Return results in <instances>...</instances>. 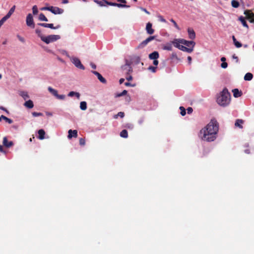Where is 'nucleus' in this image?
<instances>
[{
  "label": "nucleus",
  "instance_id": "obj_1",
  "mask_svg": "<svg viewBox=\"0 0 254 254\" xmlns=\"http://www.w3.org/2000/svg\"><path fill=\"white\" fill-rule=\"evenodd\" d=\"M219 129V124L215 119H212L207 125L200 130V133L202 135L201 139L207 142L214 141L216 138V134Z\"/></svg>",
  "mask_w": 254,
  "mask_h": 254
},
{
  "label": "nucleus",
  "instance_id": "obj_2",
  "mask_svg": "<svg viewBox=\"0 0 254 254\" xmlns=\"http://www.w3.org/2000/svg\"><path fill=\"white\" fill-rule=\"evenodd\" d=\"M217 103L221 106L225 107L228 105L231 101V95L226 88L220 93L217 98Z\"/></svg>",
  "mask_w": 254,
  "mask_h": 254
},
{
  "label": "nucleus",
  "instance_id": "obj_3",
  "mask_svg": "<svg viewBox=\"0 0 254 254\" xmlns=\"http://www.w3.org/2000/svg\"><path fill=\"white\" fill-rule=\"evenodd\" d=\"M93 1L99 5L100 6H104L105 4H107L111 6H117L118 7H129V5L122 4V3H118L116 2H112L108 1L106 0H102L101 1L98 0H94Z\"/></svg>",
  "mask_w": 254,
  "mask_h": 254
},
{
  "label": "nucleus",
  "instance_id": "obj_4",
  "mask_svg": "<svg viewBox=\"0 0 254 254\" xmlns=\"http://www.w3.org/2000/svg\"><path fill=\"white\" fill-rule=\"evenodd\" d=\"M122 69L123 71H125L126 74V79L128 81H131L132 79V77L130 75V73L132 72V68L130 66V64L127 61L125 65L122 66Z\"/></svg>",
  "mask_w": 254,
  "mask_h": 254
},
{
  "label": "nucleus",
  "instance_id": "obj_5",
  "mask_svg": "<svg viewBox=\"0 0 254 254\" xmlns=\"http://www.w3.org/2000/svg\"><path fill=\"white\" fill-rule=\"evenodd\" d=\"M60 39L59 35H51L46 37H41V40L45 42L46 44H49L51 42H55Z\"/></svg>",
  "mask_w": 254,
  "mask_h": 254
},
{
  "label": "nucleus",
  "instance_id": "obj_6",
  "mask_svg": "<svg viewBox=\"0 0 254 254\" xmlns=\"http://www.w3.org/2000/svg\"><path fill=\"white\" fill-rule=\"evenodd\" d=\"M244 14L246 15V18L249 20L251 23H254V13L251 10H246L244 11Z\"/></svg>",
  "mask_w": 254,
  "mask_h": 254
},
{
  "label": "nucleus",
  "instance_id": "obj_7",
  "mask_svg": "<svg viewBox=\"0 0 254 254\" xmlns=\"http://www.w3.org/2000/svg\"><path fill=\"white\" fill-rule=\"evenodd\" d=\"M71 61L76 67L82 70L85 69L84 66L81 64L80 60L78 58L73 57L71 59Z\"/></svg>",
  "mask_w": 254,
  "mask_h": 254
},
{
  "label": "nucleus",
  "instance_id": "obj_8",
  "mask_svg": "<svg viewBox=\"0 0 254 254\" xmlns=\"http://www.w3.org/2000/svg\"><path fill=\"white\" fill-rule=\"evenodd\" d=\"M156 36H150L146 39L145 40L143 41L141 43H140L138 46V48H142L146 46L148 43L151 42V41L154 40L156 38Z\"/></svg>",
  "mask_w": 254,
  "mask_h": 254
},
{
  "label": "nucleus",
  "instance_id": "obj_9",
  "mask_svg": "<svg viewBox=\"0 0 254 254\" xmlns=\"http://www.w3.org/2000/svg\"><path fill=\"white\" fill-rule=\"evenodd\" d=\"M26 22L28 26L32 28L35 27V24L34 22L33 16L31 13H29L27 15Z\"/></svg>",
  "mask_w": 254,
  "mask_h": 254
},
{
  "label": "nucleus",
  "instance_id": "obj_10",
  "mask_svg": "<svg viewBox=\"0 0 254 254\" xmlns=\"http://www.w3.org/2000/svg\"><path fill=\"white\" fill-rule=\"evenodd\" d=\"M38 25L39 26L49 28L53 29H58L60 27V25H58L57 26L54 27L53 24H52V23L49 24V23H39L38 24Z\"/></svg>",
  "mask_w": 254,
  "mask_h": 254
},
{
  "label": "nucleus",
  "instance_id": "obj_11",
  "mask_svg": "<svg viewBox=\"0 0 254 254\" xmlns=\"http://www.w3.org/2000/svg\"><path fill=\"white\" fill-rule=\"evenodd\" d=\"M145 30L149 35H152L154 33V29L152 28V24L149 22L146 24Z\"/></svg>",
  "mask_w": 254,
  "mask_h": 254
},
{
  "label": "nucleus",
  "instance_id": "obj_12",
  "mask_svg": "<svg viewBox=\"0 0 254 254\" xmlns=\"http://www.w3.org/2000/svg\"><path fill=\"white\" fill-rule=\"evenodd\" d=\"M180 41L181 44H184L188 47H190V46H192L193 48L195 45V43L192 41H189L183 39H181Z\"/></svg>",
  "mask_w": 254,
  "mask_h": 254
},
{
  "label": "nucleus",
  "instance_id": "obj_13",
  "mask_svg": "<svg viewBox=\"0 0 254 254\" xmlns=\"http://www.w3.org/2000/svg\"><path fill=\"white\" fill-rule=\"evenodd\" d=\"M92 72L93 74H94L95 75L97 76L98 79L100 80L101 82L104 84L106 83V80L102 76V75L100 73L96 71H92Z\"/></svg>",
  "mask_w": 254,
  "mask_h": 254
},
{
  "label": "nucleus",
  "instance_id": "obj_14",
  "mask_svg": "<svg viewBox=\"0 0 254 254\" xmlns=\"http://www.w3.org/2000/svg\"><path fill=\"white\" fill-rule=\"evenodd\" d=\"M150 60H157L159 57V53L157 51H154L152 53L150 54L148 56Z\"/></svg>",
  "mask_w": 254,
  "mask_h": 254
},
{
  "label": "nucleus",
  "instance_id": "obj_15",
  "mask_svg": "<svg viewBox=\"0 0 254 254\" xmlns=\"http://www.w3.org/2000/svg\"><path fill=\"white\" fill-rule=\"evenodd\" d=\"M68 138H71L72 137H77V131L76 130H71L69 129L68 131Z\"/></svg>",
  "mask_w": 254,
  "mask_h": 254
},
{
  "label": "nucleus",
  "instance_id": "obj_16",
  "mask_svg": "<svg viewBox=\"0 0 254 254\" xmlns=\"http://www.w3.org/2000/svg\"><path fill=\"white\" fill-rule=\"evenodd\" d=\"M3 145L6 147H10L13 145V143L12 141H8L7 137H4L3 139Z\"/></svg>",
  "mask_w": 254,
  "mask_h": 254
},
{
  "label": "nucleus",
  "instance_id": "obj_17",
  "mask_svg": "<svg viewBox=\"0 0 254 254\" xmlns=\"http://www.w3.org/2000/svg\"><path fill=\"white\" fill-rule=\"evenodd\" d=\"M244 121L242 119H237L235 122V126L236 127H238L242 129L243 128L242 125L244 124Z\"/></svg>",
  "mask_w": 254,
  "mask_h": 254
},
{
  "label": "nucleus",
  "instance_id": "obj_18",
  "mask_svg": "<svg viewBox=\"0 0 254 254\" xmlns=\"http://www.w3.org/2000/svg\"><path fill=\"white\" fill-rule=\"evenodd\" d=\"M232 92L233 93V96L235 98L240 97L242 95V92L241 91H239L238 89L235 88L232 90Z\"/></svg>",
  "mask_w": 254,
  "mask_h": 254
},
{
  "label": "nucleus",
  "instance_id": "obj_19",
  "mask_svg": "<svg viewBox=\"0 0 254 254\" xmlns=\"http://www.w3.org/2000/svg\"><path fill=\"white\" fill-rule=\"evenodd\" d=\"M188 32L190 39L193 40L195 38V33L192 29L188 28Z\"/></svg>",
  "mask_w": 254,
  "mask_h": 254
},
{
  "label": "nucleus",
  "instance_id": "obj_20",
  "mask_svg": "<svg viewBox=\"0 0 254 254\" xmlns=\"http://www.w3.org/2000/svg\"><path fill=\"white\" fill-rule=\"evenodd\" d=\"M181 39H175L174 41L172 42V44L174 45V46L178 48L179 49H181V47L182 45H181L180 44H181L180 40Z\"/></svg>",
  "mask_w": 254,
  "mask_h": 254
},
{
  "label": "nucleus",
  "instance_id": "obj_21",
  "mask_svg": "<svg viewBox=\"0 0 254 254\" xmlns=\"http://www.w3.org/2000/svg\"><path fill=\"white\" fill-rule=\"evenodd\" d=\"M24 105L28 109H31L34 107L33 101L31 100L26 101Z\"/></svg>",
  "mask_w": 254,
  "mask_h": 254
},
{
  "label": "nucleus",
  "instance_id": "obj_22",
  "mask_svg": "<svg viewBox=\"0 0 254 254\" xmlns=\"http://www.w3.org/2000/svg\"><path fill=\"white\" fill-rule=\"evenodd\" d=\"M64 10L63 9L56 6L53 11V13L54 14H62L64 12Z\"/></svg>",
  "mask_w": 254,
  "mask_h": 254
},
{
  "label": "nucleus",
  "instance_id": "obj_23",
  "mask_svg": "<svg viewBox=\"0 0 254 254\" xmlns=\"http://www.w3.org/2000/svg\"><path fill=\"white\" fill-rule=\"evenodd\" d=\"M39 138L40 139H43L45 137V132L44 129H41L38 130Z\"/></svg>",
  "mask_w": 254,
  "mask_h": 254
},
{
  "label": "nucleus",
  "instance_id": "obj_24",
  "mask_svg": "<svg viewBox=\"0 0 254 254\" xmlns=\"http://www.w3.org/2000/svg\"><path fill=\"white\" fill-rule=\"evenodd\" d=\"M239 20L241 22L243 26H244L247 28H249V26L247 24V23L245 19V18L243 16H241L240 17H239Z\"/></svg>",
  "mask_w": 254,
  "mask_h": 254
},
{
  "label": "nucleus",
  "instance_id": "obj_25",
  "mask_svg": "<svg viewBox=\"0 0 254 254\" xmlns=\"http://www.w3.org/2000/svg\"><path fill=\"white\" fill-rule=\"evenodd\" d=\"M253 74L250 72H248L245 74V75L244 76V79L245 80L250 81L253 79Z\"/></svg>",
  "mask_w": 254,
  "mask_h": 254
},
{
  "label": "nucleus",
  "instance_id": "obj_26",
  "mask_svg": "<svg viewBox=\"0 0 254 254\" xmlns=\"http://www.w3.org/2000/svg\"><path fill=\"white\" fill-rule=\"evenodd\" d=\"M232 39H233V42H234V44L235 45V46L237 47V48H240L242 47V44L241 43H240L239 42L237 41L235 37L234 36H232Z\"/></svg>",
  "mask_w": 254,
  "mask_h": 254
},
{
  "label": "nucleus",
  "instance_id": "obj_27",
  "mask_svg": "<svg viewBox=\"0 0 254 254\" xmlns=\"http://www.w3.org/2000/svg\"><path fill=\"white\" fill-rule=\"evenodd\" d=\"M48 89L49 91L51 93H52L54 96H55V97L58 96V91L56 90L53 89L51 87H49Z\"/></svg>",
  "mask_w": 254,
  "mask_h": 254
},
{
  "label": "nucleus",
  "instance_id": "obj_28",
  "mask_svg": "<svg viewBox=\"0 0 254 254\" xmlns=\"http://www.w3.org/2000/svg\"><path fill=\"white\" fill-rule=\"evenodd\" d=\"M180 50L184 52H187L188 53H191L193 51L192 48H187L183 45L181 46Z\"/></svg>",
  "mask_w": 254,
  "mask_h": 254
},
{
  "label": "nucleus",
  "instance_id": "obj_29",
  "mask_svg": "<svg viewBox=\"0 0 254 254\" xmlns=\"http://www.w3.org/2000/svg\"><path fill=\"white\" fill-rule=\"evenodd\" d=\"M19 95L22 97V98L24 99V100H26L28 98H29V96L27 93V92L25 91H21L19 93Z\"/></svg>",
  "mask_w": 254,
  "mask_h": 254
},
{
  "label": "nucleus",
  "instance_id": "obj_30",
  "mask_svg": "<svg viewBox=\"0 0 254 254\" xmlns=\"http://www.w3.org/2000/svg\"><path fill=\"white\" fill-rule=\"evenodd\" d=\"M162 49L164 50H167V51H172V46L171 44L168 43L166 45L163 46Z\"/></svg>",
  "mask_w": 254,
  "mask_h": 254
},
{
  "label": "nucleus",
  "instance_id": "obj_31",
  "mask_svg": "<svg viewBox=\"0 0 254 254\" xmlns=\"http://www.w3.org/2000/svg\"><path fill=\"white\" fill-rule=\"evenodd\" d=\"M80 108L81 110H85L87 109V103L85 101H82L80 103Z\"/></svg>",
  "mask_w": 254,
  "mask_h": 254
},
{
  "label": "nucleus",
  "instance_id": "obj_32",
  "mask_svg": "<svg viewBox=\"0 0 254 254\" xmlns=\"http://www.w3.org/2000/svg\"><path fill=\"white\" fill-rule=\"evenodd\" d=\"M39 20L40 21H48L47 18L42 13H41L39 14Z\"/></svg>",
  "mask_w": 254,
  "mask_h": 254
},
{
  "label": "nucleus",
  "instance_id": "obj_33",
  "mask_svg": "<svg viewBox=\"0 0 254 254\" xmlns=\"http://www.w3.org/2000/svg\"><path fill=\"white\" fill-rule=\"evenodd\" d=\"M120 136L124 138H127L128 136V132L126 129H123L120 132Z\"/></svg>",
  "mask_w": 254,
  "mask_h": 254
},
{
  "label": "nucleus",
  "instance_id": "obj_34",
  "mask_svg": "<svg viewBox=\"0 0 254 254\" xmlns=\"http://www.w3.org/2000/svg\"><path fill=\"white\" fill-rule=\"evenodd\" d=\"M231 5L234 8H238L240 6V3L236 0H232L231 1Z\"/></svg>",
  "mask_w": 254,
  "mask_h": 254
},
{
  "label": "nucleus",
  "instance_id": "obj_35",
  "mask_svg": "<svg viewBox=\"0 0 254 254\" xmlns=\"http://www.w3.org/2000/svg\"><path fill=\"white\" fill-rule=\"evenodd\" d=\"M171 59L173 61H180L179 58L178 57L176 53H173L172 54L171 56Z\"/></svg>",
  "mask_w": 254,
  "mask_h": 254
},
{
  "label": "nucleus",
  "instance_id": "obj_36",
  "mask_svg": "<svg viewBox=\"0 0 254 254\" xmlns=\"http://www.w3.org/2000/svg\"><path fill=\"white\" fill-rule=\"evenodd\" d=\"M127 92L126 90H124L122 92H121L120 93L116 94L115 95V98H118V97H120L126 95L127 94Z\"/></svg>",
  "mask_w": 254,
  "mask_h": 254
},
{
  "label": "nucleus",
  "instance_id": "obj_37",
  "mask_svg": "<svg viewBox=\"0 0 254 254\" xmlns=\"http://www.w3.org/2000/svg\"><path fill=\"white\" fill-rule=\"evenodd\" d=\"M1 118H2L3 120H4L6 122H7L9 124H11L13 123V121L11 119H9L3 115H1Z\"/></svg>",
  "mask_w": 254,
  "mask_h": 254
},
{
  "label": "nucleus",
  "instance_id": "obj_38",
  "mask_svg": "<svg viewBox=\"0 0 254 254\" xmlns=\"http://www.w3.org/2000/svg\"><path fill=\"white\" fill-rule=\"evenodd\" d=\"M15 5H13L9 10L8 13L6 14L8 16L10 17L12 13L14 12L15 9Z\"/></svg>",
  "mask_w": 254,
  "mask_h": 254
},
{
  "label": "nucleus",
  "instance_id": "obj_39",
  "mask_svg": "<svg viewBox=\"0 0 254 254\" xmlns=\"http://www.w3.org/2000/svg\"><path fill=\"white\" fill-rule=\"evenodd\" d=\"M35 32L38 35V36L39 37H40L41 39V37H44V36H42V33H41V31L40 29H39L38 28H37L35 30Z\"/></svg>",
  "mask_w": 254,
  "mask_h": 254
},
{
  "label": "nucleus",
  "instance_id": "obj_40",
  "mask_svg": "<svg viewBox=\"0 0 254 254\" xmlns=\"http://www.w3.org/2000/svg\"><path fill=\"white\" fill-rule=\"evenodd\" d=\"M170 21L172 22L174 25V26L175 27V28L178 29V30H180V27L178 25L177 23L176 22V21L173 19H171Z\"/></svg>",
  "mask_w": 254,
  "mask_h": 254
},
{
  "label": "nucleus",
  "instance_id": "obj_41",
  "mask_svg": "<svg viewBox=\"0 0 254 254\" xmlns=\"http://www.w3.org/2000/svg\"><path fill=\"white\" fill-rule=\"evenodd\" d=\"M180 109L181 110V115L183 116H185L186 114V109H185V108L181 106L180 107Z\"/></svg>",
  "mask_w": 254,
  "mask_h": 254
},
{
  "label": "nucleus",
  "instance_id": "obj_42",
  "mask_svg": "<svg viewBox=\"0 0 254 254\" xmlns=\"http://www.w3.org/2000/svg\"><path fill=\"white\" fill-rule=\"evenodd\" d=\"M33 13L34 14H37L38 12V8L36 5H34L32 7Z\"/></svg>",
  "mask_w": 254,
  "mask_h": 254
},
{
  "label": "nucleus",
  "instance_id": "obj_43",
  "mask_svg": "<svg viewBox=\"0 0 254 254\" xmlns=\"http://www.w3.org/2000/svg\"><path fill=\"white\" fill-rule=\"evenodd\" d=\"M32 116L35 117H38V116H42L43 115V114L42 113H37V112H32Z\"/></svg>",
  "mask_w": 254,
  "mask_h": 254
},
{
  "label": "nucleus",
  "instance_id": "obj_44",
  "mask_svg": "<svg viewBox=\"0 0 254 254\" xmlns=\"http://www.w3.org/2000/svg\"><path fill=\"white\" fill-rule=\"evenodd\" d=\"M156 67L153 66H149L148 68V70L151 71L152 72H155L156 71Z\"/></svg>",
  "mask_w": 254,
  "mask_h": 254
},
{
  "label": "nucleus",
  "instance_id": "obj_45",
  "mask_svg": "<svg viewBox=\"0 0 254 254\" xmlns=\"http://www.w3.org/2000/svg\"><path fill=\"white\" fill-rule=\"evenodd\" d=\"M79 144H80V145H82V146L85 145V140L84 138H80L79 139Z\"/></svg>",
  "mask_w": 254,
  "mask_h": 254
},
{
  "label": "nucleus",
  "instance_id": "obj_46",
  "mask_svg": "<svg viewBox=\"0 0 254 254\" xmlns=\"http://www.w3.org/2000/svg\"><path fill=\"white\" fill-rule=\"evenodd\" d=\"M117 116H119L121 118H123L125 116V114L124 112H119L118 115L115 117V118H117Z\"/></svg>",
  "mask_w": 254,
  "mask_h": 254
},
{
  "label": "nucleus",
  "instance_id": "obj_47",
  "mask_svg": "<svg viewBox=\"0 0 254 254\" xmlns=\"http://www.w3.org/2000/svg\"><path fill=\"white\" fill-rule=\"evenodd\" d=\"M158 17L159 20L162 22H166V20L164 18V17L162 15H158Z\"/></svg>",
  "mask_w": 254,
  "mask_h": 254
},
{
  "label": "nucleus",
  "instance_id": "obj_48",
  "mask_svg": "<svg viewBox=\"0 0 254 254\" xmlns=\"http://www.w3.org/2000/svg\"><path fill=\"white\" fill-rule=\"evenodd\" d=\"M17 38L18 39V40L21 41V42L22 43H24L25 42V39L24 38H23L22 37L20 36V35H17Z\"/></svg>",
  "mask_w": 254,
  "mask_h": 254
},
{
  "label": "nucleus",
  "instance_id": "obj_49",
  "mask_svg": "<svg viewBox=\"0 0 254 254\" xmlns=\"http://www.w3.org/2000/svg\"><path fill=\"white\" fill-rule=\"evenodd\" d=\"M221 66L222 68H226L228 66V64L226 62H223L221 64Z\"/></svg>",
  "mask_w": 254,
  "mask_h": 254
},
{
  "label": "nucleus",
  "instance_id": "obj_50",
  "mask_svg": "<svg viewBox=\"0 0 254 254\" xmlns=\"http://www.w3.org/2000/svg\"><path fill=\"white\" fill-rule=\"evenodd\" d=\"M56 97L59 99L63 100L65 98V95L58 94V96H56Z\"/></svg>",
  "mask_w": 254,
  "mask_h": 254
},
{
  "label": "nucleus",
  "instance_id": "obj_51",
  "mask_svg": "<svg viewBox=\"0 0 254 254\" xmlns=\"http://www.w3.org/2000/svg\"><path fill=\"white\" fill-rule=\"evenodd\" d=\"M56 6H48V10L51 11L52 13H53V11L54 10V9H55Z\"/></svg>",
  "mask_w": 254,
  "mask_h": 254
},
{
  "label": "nucleus",
  "instance_id": "obj_52",
  "mask_svg": "<svg viewBox=\"0 0 254 254\" xmlns=\"http://www.w3.org/2000/svg\"><path fill=\"white\" fill-rule=\"evenodd\" d=\"M188 114H190L193 111V109L191 107H189L187 109Z\"/></svg>",
  "mask_w": 254,
  "mask_h": 254
},
{
  "label": "nucleus",
  "instance_id": "obj_53",
  "mask_svg": "<svg viewBox=\"0 0 254 254\" xmlns=\"http://www.w3.org/2000/svg\"><path fill=\"white\" fill-rule=\"evenodd\" d=\"M232 58H233V59H235L236 60V63H238V62H239V58H238V57L237 56H236L235 54L233 55Z\"/></svg>",
  "mask_w": 254,
  "mask_h": 254
},
{
  "label": "nucleus",
  "instance_id": "obj_54",
  "mask_svg": "<svg viewBox=\"0 0 254 254\" xmlns=\"http://www.w3.org/2000/svg\"><path fill=\"white\" fill-rule=\"evenodd\" d=\"M75 93L76 92H74V91H70L68 94V96H70V97H72L74 95H75Z\"/></svg>",
  "mask_w": 254,
  "mask_h": 254
},
{
  "label": "nucleus",
  "instance_id": "obj_55",
  "mask_svg": "<svg viewBox=\"0 0 254 254\" xmlns=\"http://www.w3.org/2000/svg\"><path fill=\"white\" fill-rule=\"evenodd\" d=\"M144 118H141L138 120V124H140V125H142L144 123Z\"/></svg>",
  "mask_w": 254,
  "mask_h": 254
},
{
  "label": "nucleus",
  "instance_id": "obj_56",
  "mask_svg": "<svg viewBox=\"0 0 254 254\" xmlns=\"http://www.w3.org/2000/svg\"><path fill=\"white\" fill-rule=\"evenodd\" d=\"M141 10L144 12H145L146 13H147V14H150V12L147 10V9L145 8H143V7H141L140 8Z\"/></svg>",
  "mask_w": 254,
  "mask_h": 254
},
{
  "label": "nucleus",
  "instance_id": "obj_57",
  "mask_svg": "<svg viewBox=\"0 0 254 254\" xmlns=\"http://www.w3.org/2000/svg\"><path fill=\"white\" fill-rule=\"evenodd\" d=\"M10 17L8 16L7 14L4 16L3 17L1 18L2 20H3L4 22H5L7 19H8Z\"/></svg>",
  "mask_w": 254,
  "mask_h": 254
},
{
  "label": "nucleus",
  "instance_id": "obj_58",
  "mask_svg": "<svg viewBox=\"0 0 254 254\" xmlns=\"http://www.w3.org/2000/svg\"><path fill=\"white\" fill-rule=\"evenodd\" d=\"M158 63H159V62L157 60H157H154V61L153 62V64L154 65L157 66L158 64Z\"/></svg>",
  "mask_w": 254,
  "mask_h": 254
},
{
  "label": "nucleus",
  "instance_id": "obj_59",
  "mask_svg": "<svg viewBox=\"0 0 254 254\" xmlns=\"http://www.w3.org/2000/svg\"><path fill=\"white\" fill-rule=\"evenodd\" d=\"M90 65H91V67H92L93 69H96V65H95L94 64H93V63H90Z\"/></svg>",
  "mask_w": 254,
  "mask_h": 254
},
{
  "label": "nucleus",
  "instance_id": "obj_60",
  "mask_svg": "<svg viewBox=\"0 0 254 254\" xmlns=\"http://www.w3.org/2000/svg\"><path fill=\"white\" fill-rule=\"evenodd\" d=\"M117 1L118 2H121L122 3H127L126 0H117Z\"/></svg>",
  "mask_w": 254,
  "mask_h": 254
},
{
  "label": "nucleus",
  "instance_id": "obj_61",
  "mask_svg": "<svg viewBox=\"0 0 254 254\" xmlns=\"http://www.w3.org/2000/svg\"><path fill=\"white\" fill-rule=\"evenodd\" d=\"M0 109L1 110L4 111H5L7 113H8V112L6 110V109H5L4 107H3L2 106H0Z\"/></svg>",
  "mask_w": 254,
  "mask_h": 254
},
{
  "label": "nucleus",
  "instance_id": "obj_62",
  "mask_svg": "<svg viewBox=\"0 0 254 254\" xmlns=\"http://www.w3.org/2000/svg\"><path fill=\"white\" fill-rule=\"evenodd\" d=\"M191 60H192V59H191V57L189 56V57H188V62H189V64H191Z\"/></svg>",
  "mask_w": 254,
  "mask_h": 254
},
{
  "label": "nucleus",
  "instance_id": "obj_63",
  "mask_svg": "<svg viewBox=\"0 0 254 254\" xmlns=\"http://www.w3.org/2000/svg\"><path fill=\"white\" fill-rule=\"evenodd\" d=\"M125 81V79L124 78H121L120 80H119V83L120 84H122Z\"/></svg>",
  "mask_w": 254,
  "mask_h": 254
},
{
  "label": "nucleus",
  "instance_id": "obj_64",
  "mask_svg": "<svg viewBox=\"0 0 254 254\" xmlns=\"http://www.w3.org/2000/svg\"><path fill=\"white\" fill-rule=\"evenodd\" d=\"M125 85L126 86H130L131 85V83H129V82H127L125 83Z\"/></svg>",
  "mask_w": 254,
  "mask_h": 254
}]
</instances>
